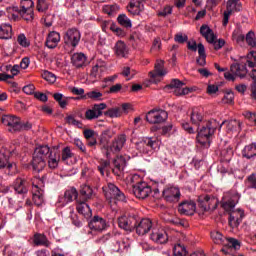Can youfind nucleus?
Here are the masks:
<instances>
[{"label":"nucleus","instance_id":"1","mask_svg":"<svg viewBox=\"0 0 256 256\" xmlns=\"http://www.w3.org/2000/svg\"><path fill=\"white\" fill-rule=\"evenodd\" d=\"M61 161V152L57 148H49V146H39L34 150L32 158V167L38 173L43 171L45 167L49 169H57Z\"/></svg>","mask_w":256,"mask_h":256},{"label":"nucleus","instance_id":"2","mask_svg":"<svg viewBox=\"0 0 256 256\" xmlns=\"http://www.w3.org/2000/svg\"><path fill=\"white\" fill-rule=\"evenodd\" d=\"M239 199H241V196L235 191L226 192L222 197V207L225 211L230 212L229 224L233 229H235V227H239L245 215L241 209L233 210L237 203H239Z\"/></svg>","mask_w":256,"mask_h":256},{"label":"nucleus","instance_id":"3","mask_svg":"<svg viewBox=\"0 0 256 256\" xmlns=\"http://www.w3.org/2000/svg\"><path fill=\"white\" fill-rule=\"evenodd\" d=\"M109 139H111V135L109 134V131H105L102 134L100 145L102 147L103 153H105L106 157L109 159L111 157V153H119L121 149H123L126 141L127 136L125 134L119 135L111 145H109Z\"/></svg>","mask_w":256,"mask_h":256},{"label":"nucleus","instance_id":"4","mask_svg":"<svg viewBox=\"0 0 256 256\" xmlns=\"http://www.w3.org/2000/svg\"><path fill=\"white\" fill-rule=\"evenodd\" d=\"M211 239L216 245H224L222 252L225 253V255H231L233 251L241 249V244L237 239L225 238L219 230L211 232Z\"/></svg>","mask_w":256,"mask_h":256},{"label":"nucleus","instance_id":"5","mask_svg":"<svg viewBox=\"0 0 256 256\" xmlns=\"http://www.w3.org/2000/svg\"><path fill=\"white\" fill-rule=\"evenodd\" d=\"M219 127V122L215 119H211L198 130L197 142L202 145V147L208 148L211 145V137L215 133V129Z\"/></svg>","mask_w":256,"mask_h":256},{"label":"nucleus","instance_id":"6","mask_svg":"<svg viewBox=\"0 0 256 256\" xmlns=\"http://www.w3.org/2000/svg\"><path fill=\"white\" fill-rule=\"evenodd\" d=\"M3 125L8 127V131L10 133H16V131H28V129H31V123L27 122L26 124H23L21 122V118L17 117L15 115H4L1 119Z\"/></svg>","mask_w":256,"mask_h":256},{"label":"nucleus","instance_id":"7","mask_svg":"<svg viewBox=\"0 0 256 256\" xmlns=\"http://www.w3.org/2000/svg\"><path fill=\"white\" fill-rule=\"evenodd\" d=\"M136 148L143 155H153V151L159 149V142L153 138H144L136 143Z\"/></svg>","mask_w":256,"mask_h":256},{"label":"nucleus","instance_id":"8","mask_svg":"<svg viewBox=\"0 0 256 256\" xmlns=\"http://www.w3.org/2000/svg\"><path fill=\"white\" fill-rule=\"evenodd\" d=\"M103 191L108 201H125V194L121 192L119 187L113 183H108L103 187Z\"/></svg>","mask_w":256,"mask_h":256},{"label":"nucleus","instance_id":"9","mask_svg":"<svg viewBox=\"0 0 256 256\" xmlns=\"http://www.w3.org/2000/svg\"><path fill=\"white\" fill-rule=\"evenodd\" d=\"M32 187H33V195L32 199L34 203L39 207L40 205H43V187H45V184L43 183V180L39 178H35L32 181Z\"/></svg>","mask_w":256,"mask_h":256},{"label":"nucleus","instance_id":"10","mask_svg":"<svg viewBox=\"0 0 256 256\" xmlns=\"http://www.w3.org/2000/svg\"><path fill=\"white\" fill-rule=\"evenodd\" d=\"M19 14L24 19V21H33L34 13L33 7H35V2L33 0H21L20 2Z\"/></svg>","mask_w":256,"mask_h":256},{"label":"nucleus","instance_id":"11","mask_svg":"<svg viewBox=\"0 0 256 256\" xmlns=\"http://www.w3.org/2000/svg\"><path fill=\"white\" fill-rule=\"evenodd\" d=\"M247 75V67L240 66L239 64H232L230 71H224V78L227 81H235L236 77L243 79Z\"/></svg>","mask_w":256,"mask_h":256},{"label":"nucleus","instance_id":"12","mask_svg":"<svg viewBox=\"0 0 256 256\" xmlns=\"http://www.w3.org/2000/svg\"><path fill=\"white\" fill-rule=\"evenodd\" d=\"M165 62L163 60H158L154 66V71L149 73L151 83H160L161 79L167 75V70L164 68Z\"/></svg>","mask_w":256,"mask_h":256},{"label":"nucleus","instance_id":"13","mask_svg":"<svg viewBox=\"0 0 256 256\" xmlns=\"http://www.w3.org/2000/svg\"><path fill=\"white\" fill-rule=\"evenodd\" d=\"M88 226L90 229L88 233H90V235H97L98 233H103V231L107 229V221L99 216H94Z\"/></svg>","mask_w":256,"mask_h":256},{"label":"nucleus","instance_id":"14","mask_svg":"<svg viewBox=\"0 0 256 256\" xmlns=\"http://www.w3.org/2000/svg\"><path fill=\"white\" fill-rule=\"evenodd\" d=\"M81 41V32L76 28H70L65 32L64 43L69 47H77Z\"/></svg>","mask_w":256,"mask_h":256},{"label":"nucleus","instance_id":"15","mask_svg":"<svg viewBox=\"0 0 256 256\" xmlns=\"http://www.w3.org/2000/svg\"><path fill=\"white\" fill-rule=\"evenodd\" d=\"M199 207L202 211H215L219 200L213 196H200L198 199Z\"/></svg>","mask_w":256,"mask_h":256},{"label":"nucleus","instance_id":"16","mask_svg":"<svg viewBox=\"0 0 256 256\" xmlns=\"http://www.w3.org/2000/svg\"><path fill=\"white\" fill-rule=\"evenodd\" d=\"M118 225L124 231H133L137 227V217L133 215H122L118 218Z\"/></svg>","mask_w":256,"mask_h":256},{"label":"nucleus","instance_id":"17","mask_svg":"<svg viewBox=\"0 0 256 256\" xmlns=\"http://www.w3.org/2000/svg\"><path fill=\"white\" fill-rule=\"evenodd\" d=\"M242 6L239 0H229L226 5V11H224L223 25L227 27L229 23V17L235 13V11H241Z\"/></svg>","mask_w":256,"mask_h":256},{"label":"nucleus","instance_id":"18","mask_svg":"<svg viewBox=\"0 0 256 256\" xmlns=\"http://www.w3.org/2000/svg\"><path fill=\"white\" fill-rule=\"evenodd\" d=\"M167 117L168 114L165 110H151L146 115V121L152 125H156L157 123H163L164 121H167Z\"/></svg>","mask_w":256,"mask_h":256},{"label":"nucleus","instance_id":"19","mask_svg":"<svg viewBox=\"0 0 256 256\" xmlns=\"http://www.w3.org/2000/svg\"><path fill=\"white\" fill-rule=\"evenodd\" d=\"M150 239L153 243H157V245H165L169 241V236H167L165 229L154 227L152 228Z\"/></svg>","mask_w":256,"mask_h":256},{"label":"nucleus","instance_id":"20","mask_svg":"<svg viewBox=\"0 0 256 256\" xmlns=\"http://www.w3.org/2000/svg\"><path fill=\"white\" fill-rule=\"evenodd\" d=\"M152 191L151 186L147 182H140L133 187V193L137 199H147Z\"/></svg>","mask_w":256,"mask_h":256},{"label":"nucleus","instance_id":"21","mask_svg":"<svg viewBox=\"0 0 256 256\" xmlns=\"http://www.w3.org/2000/svg\"><path fill=\"white\" fill-rule=\"evenodd\" d=\"M107 67V64L103 60H98L96 63L92 66V69L90 71L89 78L91 79L92 83H95L97 79H101V75L103 74V71H105Z\"/></svg>","mask_w":256,"mask_h":256},{"label":"nucleus","instance_id":"22","mask_svg":"<svg viewBox=\"0 0 256 256\" xmlns=\"http://www.w3.org/2000/svg\"><path fill=\"white\" fill-rule=\"evenodd\" d=\"M104 109H107V104L105 103L95 104L91 109L86 111L85 117L89 121H92V119H99V117L103 115Z\"/></svg>","mask_w":256,"mask_h":256},{"label":"nucleus","instance_id":"23","mask_svg":"<svg viewBox=\"0 0 256 256\" xmlns=\"http://www.w3.org/2000/svg\"><path fill=\"white\" fill-rule=\"evenodd\" d=\"M163 197L168 203H177L181 198V191L177 187H169L163 190Z\"/></svg>","mask_w":256,"mask_h":256},{"label":"nucleus","instance_id":"24","mask_svg":"<svg viewBox=\"0 0 256 256\" xmlns=\"http://www.w3.org/2000/svg\"><path fill=\"white\" fill-rule=\"evenodd\" d=\"M178 211L181 215H194L197 205L193 200H186L179 204Z\"/></svg>","mask_w":256,"mask_h":256},{"label":"nucleus","instance_id":"25","mask_svg":"<svg viewBox=\"0 0 256 256\" xmlns=\"http://www.w3.org/2000/svg\"><path fill=\"white\" fill-rule=\"evenodd\" d=\"M79 193L77 192V189L75 188H70L65 191L64 197L59 198L58 200V205L60 207H65L67 203H71L77 199Z\"/></svg>","mask_w":256,"mask_h":256},{"label":"nucleus","instance_id":"26","mask_svg":"<svg viewBox=\"0 0 256 256\" xmlns=\"http://www.w3.org/2000/svg\"><path fill=\"white\" fill-rule=\"evenodd\" d=\"M185 84L178 79H174L169 84L170 89H174L175 95H189L191 89L188 87L183 88Z\"/></svg>","mask_w":256,"mask_h":256},{"label":"nucleus","instance_id":"27","mask_svg":"<svg viewBox=\"0 0 256 256\" xmlns=\"http://www.w3.org/2000/svg\"><path fill=\"white\" fill-rule=\"evenodd\" d=\"M114 168L112 169L114 175L117 177H121L123 175V171H125V167H127V161L123 156H118L113 161Z\"/></svg>","mask_w":256,"mask_h":256},{"label":"nucleus","instance_id":"28","mask_svg":"<svg viewBox=\"0 0 256 256\" xmlns=\"http://www.w3.org/2000/svg\"><path fill=\"white\" fill-rule=\"evenodd\" d=\"M153 227V223L149 218L142 219L138 225L136 224V233L137 235H147L151 228Z\"/></svg>","mask_w":256,"mask_h":256},{"label":"nucleus","instance_id":"29","mask_svg":"<svg viewBox=\"0 0 256 256\" xmlns=\"http://www.w3.org/2000/svg\"><path fill=\"white\" fill-rule=\"evenodd\" d=\"M60 41L61 35L56 31H52L48 34L46 39V47H48V49H55V47L59 45Z\"/></svg>","mask_w":256,"mask_h":256},{"label":"nucleus","instance_id":"30","mask_svg":"<svg viewBox=\"0 0 256 256\" xmlns=\"http://www.w3.org/2000/svg\"><path fill=\"white\" fill-rule=\"evenodd\" d=\"M200 35H202L208 43H214L215 39H217L213 30L207 24H203L200 27Z\"/></svg>","mask_w":256,"mask_h":256},{"label":"nucleus","instance_id":"31","mask_svg":"<svg viewBox=\"0 0 256 256\" xmlns=\"http://www.w3.org/2000/svg\"><path fill=\"white\" fill-rule=\"evenodd\" d=\"M227 126V133H238V131L241 130V122L239 120H230L228 122H222L221 124H219V129H221V127H223V125Z\"/></svg>","mask_w":256,"mask_h":256},{"label":"nucleus","instance_id":"32","mask_svg":"<svg viewBox=\"0 0 256 256\" xmlns=\"http://www.w3.org/2000/svg\"><path fill=\"white\" fill-rule=\"evenodd\" d=\"M13 37V27L9 23L0 25V39H11Z\"/></svg>","mask_w":256,"mask_h":256},{"label":"nucleus","instance_id":"33","mask_svg":"<svg viewBox=\"0 0 256 256\" xmlns=\"http://www.w3.org/2000/svg\"><path fill=\"white\" fill-rule=\"evenodd\" d=\"M16 193L23 194L27 193V181L23 178H17L13 184Z\"/></svg>","mask_w":256,"mask_h":256},{"label":"nucleus","instance_id":"34","mask_svg":"<svg viewBox=\"0 0 256 256\" xmlns=\"http://www.w3.org/2000/svg\"><path fill=\"white\" fill-rule=\"evenodd\" d=\"M242 157H245L246 159H253V157H256V144L252 143L245 146L242 150Z\"/></svg>","mask_w":256,"mask_h":256},{"label":"nucleus","instance_id":"35","mask_svg":"<svg viewBox=\"0 0 256 256\" xmlns=\"http://www.w3.org/2000/svg\"><path fill=\"white\" fill-rule=\"evenodd\" d=\"M232 39L233 41H236V43L241 44L243 41H245V32L243 31V28L240 25H237L235 30L232 33Z\"/></svg>","mask_w":256,"mask_h":256},{"label":"nucleus","instance_id":"36","mask_svg":"<svg viewBox=\"0 0 256 256\" xmlns=\"http://www.w3.org/2000/svg\"><path fill=\"white\" fill-rule=\"evenodd\" d=\"M76 209L78 213L86 217V219H89L92 215L91 208L85 202H78Z\"/></svg>","mask_w":256,"mask_h":256},{"label":"nucleus","instance_id":"37","mask_svg":"<svg viewBox=\"0 0 256 256\" xmlns=\"http://www.w3.org/2000/svg\"><path fill=\"white\" fill-rule=\"evenodd\" d=\"M8 166V169H17V164H9V158L3 150L0 151V169H5Z\"/></svg>","mask_w":256,"mask_h":256},{"label":"nucleus","instance_id":"38","mask_svg":"<svg viewBox=\"0 0 256 256\" xmlns=\"http://www.w3.org/2000/svg\"><path fill=\"white\" fill-rule=\"evenodd\" d=\"M87 61V57L83 53H76L72 56V63L74 67H83Z\"/></svg>","mask_w":256,"mask_h":256},{"label":"nucleus","instance_id":"39","mask_svg":"<svg viewBox=\"0 0 256 256\" xmlns=\"http://www.w3.org/2000/svg\"><path fill=\"white\" fill-rule=\"evenodd\" d=\"M115 53L118 57H127V46L125 42L118 41L114 47Z\"/></svg>","mask_w":256,"mask_h":256},{"label":"nucleus","instance_id":"40","mask_svg":"<svg viewBox=\"0 0 256 256\" xmlns=\"http://www.w3.org/2000/svg\"><path fill=\"white\" fill-rule=\"evenodd\" d=\"M128 246L129 243H126L125 240H116L113 243L112 251L114 253H123V251H125V249H127Z\"/></svg>","mask_w":256,"mask_h":256},{"label":"nucleus","instance_id":"41","mask_svg":"<svg viewBox=\"0 0 256 256\" xmlns=\"http://www.w3.org/2000/svg\"><path fill=\"white\" fill-rule=\"evenodd\" d=\"M6 11H7L8 18L10 19V21H19V15H21L19 13L21 11V10H19V7H17V6L7 7Z\"/></svg>","mask_w":256,"mask_h":256},{"label":"nucleus","instance_id":"42","mask_svg":"<svg viewBox=\"0 0 256 256\" xmlns=\"http://www.w3.org/2000/svg\"><path fill=\"white\" fill-rule=\"evenodd\" d=\"M190 121L194 125H199L203 121V114L197 108L193 109L190 115Z\"/></svg>","mask_w":256,"mask_h":256},{"label":"nucleus","instance_id":"43","mask_svg":"<svg viewBox=\"0 0 256 256\" xmlns=\"http://www.w3.org/2000/svg\"><path fill=\"white\" fill-rule=\"evenodd\" d=\"M80 194L82 195L83 199L87 201V199H91V197H93V189L90 185L83 184L80 189Z\"/></svg>","mask_w":256,"mask_h":256},{"label":"nucleus","instance_id":"44","mask_svg":"<svg viewBox=\"0 0 256 256\" xmlns=\"http://www.w3.org/2000/svg\"><path fill=\"white\" fill-rule=\"evenodd\" d=\"M187 248L181 243H177L173 247L174 256H187Z\"/></svg>","mask_w":256,"mask_h":256},{"label":"nucleus","instance_id":"45","mask_svg":"<svg viewBox=\"0 0 256 256\" xmlns=\"http://www.w3.org/2000/svg\"><path fill=\"white\" fill-rule=\"evenodd\" d=\"M34 244L37 246L42 245L44 247H49V240H47V236L43 234H35L34 235Z\"/></svg>","mask_w":256,"mask_h":256},{"label":"nucleus","instance_id":"46","mask_svg":"<svg viewBox=\"0 0 256 256\" xmlns=\"http://www.w3.org/2000/svg\"><path fill=\"white\" fill-rule=\"evenodd\" d=\"M128 11L129 13H132V15H139V13L143 11V4H141L140 2H130Z\"/></svg>","mask_w":256,"mask_h":256},{"label":"nucleus","instance_id":"47","mask_svg":"<svg viewBox=\"0 0 256 256\" xmlns=\"http://www.w3.org/2000/svg\"><path fill=\"white\" fill-rule=\"evenodd\" d=\"M85 97L92 101H103V93L99 90H93L86 93Z\"/></svg>","mask_w":256,"mask_h":256},{"label":"nucleus","instance_id":"48","mask_svg":"<svg viewBox=\"0 0 256 256\" xmlns=\"http://www.w3.org/2000/svg\"><path fill=\"white\" fill-rule=\"evenodd\" d=\"M117 21L119 25H121L122 27H126L127 29H131V27H133L131 19H129V17H127V15L125 14L119 15Z\"/></svg>","mask_w":256,"mask_h":256},{"label":"nucleus","instance_id":"49","mask_svg":"<svg viewBox=\"0 0 256 256\" xmlns=\"http://www.w3.org/2000/svg\"><path fill=\"white\" fill-rule=\"evenodd\" d=\"M104 115L110 117V119H117V117H121L123 114H121V109L119 107H113L109 108Z\"/></svg>","mask_w":256,"mask_h":256},{"label":"nucleus","instance_id":"50","mask_svg":"<svg viewBox=\"0 0 256 256\" xmlns=\"http://www.w3.org/2000/svg\"><path fill=\"white\" fill-rule=\"evenodd\" d=\"M73 157V152H71V148L65 147L62 150V157L60 158V161L63 163H69V159Z\"/></svg>","mask_w":256,"mask_h":256},{"label":"nucleus","instance_id":"51","mask_svg":"<svg viewBox=\"0 0 256 256\" xmlns=\"http://www.w3.org/2000/svg\"><path fill=\"white\" fill-rule=\"evenodd\" d=\"M175 131H177V128L173 126V124H168L162 127V135L165 137H171Z\"/></svg>","mask_w":256,"mask_h":256},{"label":"nucleus","instance_id":"52","mask_svg":"<svg viewBox=\"0 0 256 256\" xmlns=\"http://www.w3.org/2000/svg\"><path fill=\"white\" fill-rule=\"evenodd\" d=\"M244 39L246 40V43L249 45V47H256L255 32L249 31Z\"/></svg>","mask_w":256,"mask_h":256},{"label":"nucleus","instance_id":"53","mask_svg":"<svg viewBox=\"0 0 256 256\" xmlns=\"http://www.w3.org/2000/svg\"><path fill=\"white\" fill-rule=\"evenodd\" d=\"M17 42L21 47H24L25 49L31 46V41L27 39V36H25V34H19L17 37Z\"/></svg>","mask_w":256,"mask_h":256},{"label":"nucleus","instance_id":"54","mask_svg":"<svg viewBox=\"0 0 256 256\" xmlns=\"http://www.w3.org/2000/svg\"><path fill=\"white\" fill-rule=\"evenodd\" d=\"M121 75H123V77H127L128 79H133L137 75V71L134 69L131 70L129 66H125L122 69Z\"/></svg>","mask_w":256,"mask_h":256},{"label":"nucleus","instance_id":"55","mask_svg":"<svg viewBox=\"0 0 256 256\" xmlns=\"http://www.w3.org/2000/svg\"><path fill=\"white\" fill-rule=\"evenodd\" d=\"M54 99L59 103L61 109H65V107H67L68 101H67V98L63 97V94L61 93L54 94Z\"/></svg>","mask_w":256,"mask_h":256},{"label":"nucleus","instance_id":"56","mask_svg":"<svg viewBox=\"0 0 256 256\" xmlns=\"http://www.w3.org/2000/svg\"><path fill=\"white\" fill-rule=\"evenodd\" d=\"M66 122L68 125H73L74 127H78V129H81L83 127V124L81 121L75 119L73 115H69L66 117Z\"/></svg>","mask_w":256,"mask_h":256},{"label":"nucleus","instance_id":"57","mask_svg":"<svg viewBox=\"0 0 256 256\" xmlns=\"http://www.w3.org/2000/svg\"><path fill=\"white\" fill-rule=\"evenodd\" d=\"M42 77L47 81L48 83H55L57 81V76L55 74L49 72V71H44L42 73Z\"/></svg>","mask_w":256,"mask_h":256},{"label":"nucleus","instance_id":"58","mask_svg":"<svg viewBox=\"0 0 256 256\" xmlns=\"http://www.w3.org/2000/svg\"><path fill=\"white\" fill-rule=\"evenodd\" d=\"M36 8L39 13H45L49 9V3L45 0H38Z\"/></svg>","mask_w":256,"mask_h":256},{"label":"nucleus","instance_id":"59","mask_svg":"<svg viewBox=\"0 0 256 256\" xmlns=\"http://www.w3.org/2000/svg\"><path fill=\"white\" fill-rule=\"evenodd\" d=\"M235 99V94L232 91H228L224 94V97L222 99L223 103H226L228 105H231Z\"/></svg>","mask_w":256,"mask_h":256},{"label":"nucleus","instance_id":"60","mask_svg":"<svg viewBox=\"0 0 256 256\" xmlns=\"http://www.w3.org/2000/svg\"><path fill=\"white\" fill-rule=\"evenodd\" d=\"M110 29L111 31L117 35V37H125L126 33H125V30L119 28V26L115 25V24H112L110 26Z\"/></svg>","mask_w":256,"mask_h":256},{"label":"nucleus","instance_id":"61","mask_svg":"<svg viewBox=\"0 0 256 256\" xmlns=\"http://www.w3.org/2000/svg\"><path fill=\"white\" fill-rule=\"evenodd\" d=\"M118 9L119 6H117V4L103 6L104 13H107L108 15H113V13H115V11H117Z\"/></svg>","mask_w":256,"mask_h":256},{"label":"nucleus","instance_id":"62","mask_svg":"<svg viewBox=\"0 0 256 256\" xmlns=\"http://www.w3.org/2000/svg\"><path fill=\"white\" fill-rule=\"evenodd\" d=\"M247 187L249 189H256V174H251L247 179Z\"/></svg>","mask_w":256,"mask_h":256},{"label":"nucleus","instance_id":"63","mask_svg":"<svg viewBox=\"0 0 256 256\" xmlns=\"http://www.w3.org/2000/svg\"><path fill=\"white\" fill-rule=\"evenodd\" d=\"M110 163L107 160H102L100 162V165L98 166V171L101 173V175H105V172L107 171V167H109Z\"/></svg>","mask_w":256,"mask_h":256},{"label":"nucleus","instance_id":"64","mask_svg":"<svg viewBox=\"0 0 256 256\" xmlns=\"http://www.w3.org/2000/svg\"><path fill=\"white\" fill-rule=\"evenodd\" d=\"M250 97L253 101H256V82L250 85Z\"/></svg>","mask_w":256,"mask_h":256}]
</instances>
